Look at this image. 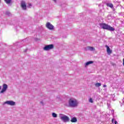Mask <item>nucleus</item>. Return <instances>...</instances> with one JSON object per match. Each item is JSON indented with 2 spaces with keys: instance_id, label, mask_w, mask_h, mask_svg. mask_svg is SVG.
<instances>
[{
  "instance_id": "a878e982",
  "label": "nucleus",
  "mask_w": 124,
  "mask_h": 124,
  "mask_svg": "<svg viewBox=\"0 0 124 124\" xmlns=\"http://www.w3.org/2000/svg\"><path fill=\"white\" fill-rule=\"evenodd\" d=\"M25 52H27V49L25 50Z\"/></svg>"
},
{
  "instance_id": "f257e3e1",
  "label": "nucleus",
  "mask_w": 124,
  "mask_h": 124,
  "mask_svg": "<svg viewBox=\"0 0 124 124\" xmlns=\"http://www.w3.org/2000/svg\"><path fill=\"white\" fill-rule=\"evenodd\" d=\"M79 104V102L75 98H71L68 100V107H72L75 108L78 107Z\"/></svg>"
},
{
  "instance_id": "2eb2a0df",
  "label": "nucleus",
  "mask_w": 124,
  "mask_h": 124,
  "mask_svg": "<svg viewBox=\"0 0 124 124\" xmlns=\"http://www.w3.org/2000/svg\"><path fill=\"white\" fill-rule=\"evenodd\" d=\"M52 116L53 118H57L58 117V114H57L55 112H53L52 113Z\"/></svg>"
},
{
  "instance_id": "1a4fd4ad",
  "label": "nucleus",
  "mask_w": 124,
  "mask_h": 124,
  "mask_svg": "<svg viewBox=\"0 0 124 124\" xmlns=\"http://www.w3.org/2000/svg\"><path fill=\"white\" fill-rule=\"evenodd\" d=\"M85 51H93V47L88 46L84 48Z\"/></svg>"
},
{
  "instance_id": "dca6fc26",
  "label": "nucleus",
  "mask_w": 124,
  "mask_h": 124,
  "mask_svg": "<svg viewBox=\"0 0 124 124\" xmlns=\"http://www.w3.org/2000/svg\"><path fill=\"white\" fill-rule=\"evenodd\" d=\"M95 86L97 87H100V86H101V83L97 82L95 84Z\"/></svg>"
},
{
  "instance_id": "393cba45",
  "label": "nucleus",
  "mask_w": 124,
  "mask_h": 124,
  "mask_svg": "<svg viewBox=\"0 0 124 124\" xmlns=\"http://www.w3.org/2000/svg\"><path fill=\"white\" fill-rule=\"evenodd\" d=\"M0 90H1V86H0Z\"/></svg>"
},
{
  "instance_id": "bb28decb",
  "label": "nucleus",
  "mask_w": 124,
  "mask_h": 124,
  "mask_svg": "<svg viewBox=\"0 0 124 124\" xmlns=\"http://www.w3.org/2000/svg\"><path fill=\"white\" fill-rule=\"evenodd\" d=\"M0 1H1V0H0Z\"/></svg>"
},
{
  "instance_id": "aec40b11",
  "label": "nucleus",
  "mask_w": 124,
  "mask_h": 124,
  "mask_svg": "<svg viewBox=\"0 0 124 124\" xmlns=\"http://www.w3.org/2000/svg\"><path fill=\"white\" fill-rule=\"evenodd\" d=\"M40 103H41V104H42V105H43V101H41Z\"/></svg>"
},
{
  "instance_id": "39448f33",
  "label": "nucleus",
  "mask_w": 124,
  "mask_h": 124,
  "mask_svg": "<svg viewBox=\"0 0 124 124\" xmlns=\"http://www.w3.org/2000/svg\"><path fill=\"white\" fill-rule=\"evenodd\" d=\"M5 104H7V105H10L11 106H14L15 105V102L13 101H6L3 103V105H5Z\"/></svg>"
},
{
  "instance_id": "b1692460",
  "label": "nucleus",
  "mask_w": 124,
  "mask_h": 124,
  "mask_svg": "<svg viewBox=\"0 0 124 124\" xmlns=\"http://www.w3.org/2000/svg\"><path fill=\"white\" fill-rule=\"evenodd\" d=\"M103 87H104V88H105V87H106V85H104L103 86Z\"/></svg>"
},
{
  "instance_id": "9d476101",
  "label": "nucleus",
  "mask_w": 124,
  "mask_h": 124,
  "mask_svg": "<svg viewBox=\"0 0 124 124\" xmlns=\"http://www.w3.org/2000/svg\"><path fill=\"white\" fill-rule=\"evenodd\" d=\"M105 47H106V48H107V53L108 54V55H110V54H111L112 50H111L110 49V47L107 45H106L105 46Z\"/></svg>"
},
{
  "instance_id": "a211bd4d",
  "label": "nucleus",
  "mask_w": 124,
  "mask_h": 124,
  "mask_svg": "<svg viewBox=\"0 0 124 124\" xmlns=\"http://www.w3.org/2000/svg\"><path fill=\"white\" fill-rule=\"evenodd\" d=\"M31 6H32V5H31V3H29L28 5L27 6V7H29L30 8H31Z\"/></svg>"
},
{
  "instance_id": "412c9836",
  "label": "nucleus",
  "mask_w": 124,
  "mask_h": 124,
  "mask_svg": "<svg viewBox=\"0 0 124 124\" xmlns=\"http://www.w3.org/2000/svg\"><path fill=\"white\" fill-rule=\"evenodd\" d=\"M118 124V122H117V121H115V124Z\"/></svg>"
},
{
  "instance_id": "423d86ee",
  "label": "nucleus",
  "mask_w": 124,
  "mask_h": 124,
  "mask_svg": "<svg viewBox=\"0 0 124 124\" xmlns=\"http://www.w3.org/2000/svg\"><path fill=\"white\" fill-rule=\"evenodd\" d=\"M8 88V86L7 85V84L5 83H4L2 86V89L1 91L0 92V93H5Z\"/></svg>"
},
{
  "instance_id": "0eeeda50",
  "label": "nucleus",
  "mask_w": 124,
  "mask_h": 124,
  "mask_svg": "<svg viewBox=\"0 0 124 124\" xmlns=\"http://www.w3.org/2000/svg\"><path fill=\"white\" fill-rule=\"evenodd\" d=\"M46 28L50 31H53L54 30V27L50 22L46 23Z\"/></svg>"
},
{
  "instance_id": "f03ea898",
  "label": "nucleus",
  "mask_w": 124,
  "mask_h": 124,
  "mask_svg": "<svg viewBox=\"0 0 124 124\" xmlns=\"http://www.w3.org/2000/svg\"><path fill=\"white\" fill-rule=\"evenodd\" d=\"M99 25L102 29H103V30H107L108 31H115V29L106 23H100Z\"/></svg>"
},
{
  "instance_id": "5701e85b",
  "label": "nucleus",
  "mask_w": 124,
  "mask_h": 124,
  "mask_svg": "<svg viewBox=\"0 0 124 124\" xmlns=\"http://www.w3.org/2000/svg\"><path fill=\"white\" fill-rule=\"evenodd\" d=\"M54 2H57V0H53Z\"/></svg>"
},
{
  "instance_id": "7ed1b4c3",
  "label": "nucleus",
  "mask_w": 124,
  "mask_h": 124,
  "mask_svg": "<svg viewBox=\"0 0 124 124\" xmlns=\"http://www.w3.org/2000/svg\"><path fill=\"white\" fill-rule=\"evenodd\" d=\"M59 118L64 123H68V122H69V117H68V116H67L64 114L60 113L59 114Z\"/></svg>"
},
{
  "instance_id": "ddd939ff",
  "label": "nucleus",
  "mask_w": 124,
  "mask_h": 124,
  "mask_svg": "<svg viewBox=\"0 0 124 124\" xmlns=\"http://www.w3.org/2000/svg\"><path fill=\"white\" fill-rule=\"evenodd\" d=\"M106 5L108 7H110V8H113V7H114V5H113L112 3H108L106 4Z\"/></svg>"
},
{
  "instance_id": "20e7f679",
  "label": "nucleus",
  "mask_w": 124,
  "mask_h": 124,
  "mask_svg": "<svg viewBox=\"0 0 124 124\" xmlns=\"http://www.w3.org/2000/svg\"><path fill=\"white\" fill-rule=\"evenodd\" d=\"M52 49H54V45L53 44L46 45L43 48L44 51H50V50H52Z\"/></svg>"
},
{
  "instance_id": "6e6552de",
  "label": "nucleus",
  "mask_w": 124,
  "mask_h": 124,
  "mask_svg": "<svg viewBox=\"0 0 124 124\" xmlns=\"http://www.w3.org/2000/svg\"><path fill=\"white\" fill-rule=\"evenodd\" d=\"M21 7L23 10H26L27 9V5H26V2H25V1H21Z\"/></svg>"
},
{
  "instance_id": "4be33fe9",
  "label": "nucleus",
  "mask_w": 124,
  "mask_h": 124,
  "mask_svg": "<svg viewBox=\"0 0 124 124\" xmlns=\"http://www.w3.org/2000/svg\"><path fill=\"white\" fill-rule=\"evenodd\" d=\"M123 66H124V58L123 59Z\"/></svg>"
},
{
  "instance_id": "f3484780",
  "label": "nucleus",
  "mask_w": 124,
  "mask_h": 124,
  "mask_svg": "<svg viewBox=\"0 0 124 124\" xmlns=\"http://www.w3.org/2000/svg\"><path fill=\"white\" fill-rule=\"evenodd\" d=\"M89 102H90V103H93V98H90L89 99Z\"/></svg>"
},
{
  "instance_id": "9b49d317",
  "label": "nucleus",
  "mask_w": 124,
  "mask_h": 124,
  "mask_svg": "<svg viewBox=\"0 0 124 124\" xmlns=\"http://www.w3.org/2000/svg\"><path fill=\"white\" fill-rule=\"evenodd\" d=\"M92 63H93V61H88L84 64V66L87 67L88 65L92 64Z\"/></svg>"
},
{
  "instance_id": "6ab92c4d",
  "label": "nucleus",
  "mask_w": 124,
  "mask_h": 124,
  "mask_svg": "<svg viewBox=\"0 0 124 124\" xmlns=\"http://www.w3.org/2000/svg\"><path fill=\"white\" fill-rule=\"evenodd\" d=\"M111 122H112V124H114V119H112L111 120Z\"/></svg>"
},
{
  "instance_id": "f8f14e48",
  "label": "nucleus",
  "mask_w": 124,
  "mask_h": 124,
  "mask_svg": "<svg viewBox=\"0 0 124 124\" xmlns=\"http://www.w3.org/2000/svg\"><path fill=\"white\" fill-rule=\"evenodd\" d=\"M71 123H77V118L76 117H73L71 120Z\"/></svg>"
},
{
  "instance_id": "4468645a",
  "label": "nucleus",
  "mask_w": 124,
  "mask_h": 124,
  "mask_svg": "<svg viewBox=\"0 0 124 124\" xmlns=\"http://www.w3.org/2000/svg\"><path fill=\"white\" fill-rule=\"evenodd\" d=\"M4 0L7 4H10V3H11L12 0Z\"/></svg>"
}]
</instances>
